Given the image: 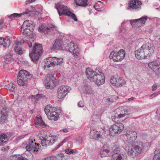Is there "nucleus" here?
<instances>
[{
	"label": "nucleus",
	"instance_id": "nucleus-1",
	"mask_svg": "<svg viewBox=\"0 0 160 160\" xmlns=\"http://www.w3.org/2000/svg\"><path fill=\"white\" fill-rule=\"evenodd\" d=\"M86 72L88 78L97 85H101L105 82V76L102 70L100 68H97L94 71L90 68H88L86 69Z\"/></svg>",
	"mask_w": 160,
	"mask_h": 160
},
{
	"label": "nucleus",
	"instance_id": "nucleus-2",
	"mask_svg": "<svg viewBox=\"0 0 160 160\" xmlns=\"http://www.w3.org/2000/svg\"><path fill=\"white\" fill-rule=\"evenodd\" d=\"M153 46L149 43L143 44L141 48L135 52L136 58L138 59L146 58L147 57H149L153 53Z\"/></svg>",
	"mask_w": 160,
	"mask_h": 160
},
{
	"label": "nucleus",
	"instance_id": "nucleus-3",
	"mask_svg": "<svg viewBox=\"0 0 160 160\" xmlns=\"http://www.w3.org/2000/svg\"><path fill=\"white\" fill-rule=\"evenodd\" d=\"M55 6L59 16L62 15H67L70 17L75 21H78V19L75 15L71 12L67 6L59 3L56 4Z\"/></svg>",
	"mask_w": 160,
	"mask_h": 160
},
{
	"label": "nucleus",
	"instance_id": "nucleus-4",
	"mask_svg": "<svg viewBox=\"0 0 160 160\" xmlns=\"http://www.w3.org/2000/svg\"><path fill=\"white\" fill-rule=\"evenodd\" d=\"M29 55L31 59L35 62H37L38 60L40 55L43 52L42 44H36L34 46L32 51L30 52Z\"/></svg>",
	"mask_w": 160,
	"mask_h": 160
},
{
	"label": "nucleus",
	"instance_id": "nucleus-5",
	"mask_svg": "<svg viewBox=\"0 0 160 160\" xmlns=\"http://www.w3.org/2000/svg\"><path fill=\"white\" fill-rule=\"evenodd\" d=\"M32 76V75L30 74L27 71L21 70L18 73L17 76V82L20 86H25L27 83V80L29 77Z\"/></svg>",
	"mask_w": 160,
	"mask_h": 160
},
{
	"label": "nucleus",
	"instance_id": "nucleus-6",
	"mask_svg": "<svg viewBox=\"0 0 160 160\" xmlns=\"http://www.w3.org/2000/svg\"><path fill=\"white\" fill-rule=\"evenodd\" d=\"M56 108L51 105H48L45 108V112L49 119L56 121L59 118V115L56 112Z\"/></svg>",
	"mask_w": 160,
	"mask_h": 160
},
{
	"label": "nucleus",
	"instance_id": "nucleus-7",
	"mask_svg": "<svg viewBox=\"0 0 160 160\" xmlns=\"http://www.w3.org/2000/svg\"><path fill=\"white\" fill-rule=\"evenodd\" d=\"M123 124L120 122H117L111 126L109 128V135L113 136L115 134H118L123 130Z\"/></svg>",
	"mask_w": 160,
	"mask_h": 160
},
{
	"label": "nucleus",
	"instance_id": "nucleus-8",
	"mask_svg": "<svg viewBox=\"0 0 160 160\" xmlns=\"http://www.w3.org/2000/svg\"><path fill=\"white\" fill-rule=\"evenodd\" d=\"M71 90V88L67 85L59 87L57 90L58 98L60 99H63L66 95Z\"/></svg>",
	"mask_w": 160,
	"mask_h": 160
},
{
	"label": "nucleus",
	"instance_id": "nucleus-9",
	"mask_svg": "<svg viewBox=\"0 0 160 160\" xmlns=\"http://www.w3.org/2000/svg\"><path fill=\"white\" fill-rule=\"evenodd\" d=\"M125 57V52L122 49H120L118 52L112 51L109 55V58H112L116 62L121 61Z\"/></svg>",
	"mask_w": 160,
	"mask_h": 160
},
{
	"label": "nucleus",
	"instance_id": "nucleus-10",
	"mask_svg": "<svg viewBox=\"0 0 160 160\" xmlns=\"http://www.w3.org/2000/svg\"><path fill=\"white\" fill-rule=\"evenodd\" d=\"M56 78L52 75H48L45 80V86L47 89H52L57 84Z\"/></svg>",
	"mask_w": 160,
	"mask_h": 160
},
{
	"label": "nucleus",
	"instance_id": "nucleus-11",
	"mask_svg": "<svg viewBox=\"0 0 160 160\" xmlns=\"http://www.w3.org/2000/svg\"><path fill=\"white\" fill-rule=\"evenodd\" d=\"M111 160H126V155L122 152L120 148H117L114 150Z\"/></svg>",
	"mask_w": 160,
	"mask_h": 160
},
{
	"label": "nucleus",
	"instance_id": "nucleus-12",
	"mask_svg": "<svg viewBox=\"0 0 160 160\" xmlns=\"http://www.w3.org/2000/svg\"><path fill=\"white\" fill-rule=\"evenodd\" d=\"M141 2L137 0H131L128 3L130 10H139L141 9Z\"/></svg>",
	"mask_w": 160,
	"mask_h": 160
},
{
	"label": "nucleus",
	"instance_id": "nucleus-13",
	"mask_svg": "<svg viewBox=\"0 0 160 160\" xmlns=\"http://www.w3.org/2000/svg\"><path fill=\"white\" fill-rule=\"evenodd\" d=\"M68 45L69 51L72 53L74 56H77L79 53V49L77 46L73 42H70Z\"/></svg>",
	"mask_w": 160,
	"mask_h": 160
},
{
	"label": "nucleus",
	"instance_id": "nucleus-14",
	"mask_svg": "<svg viewBox=\"0 0 160 160\" xmlns=\"http://www.w3.org/2000/svg\"><path fill=\"white\" fill-rule=\"evenodd\" d=\"M40 147L39 144H37L36 142L31 140L26 147V149L29 151H33L34 152H37Z\"/></svg>",
	"mask_w": 160,
	"mask_h": 160
},
{
	"label": "nucleus",
	"instance_id": "nucleus-15",
	"mask_svg": "<svg viewBox=\"0 0 160 160\" xmlns=\"http://www.w3.org/2000/svg\"><path fill=\"white\" fill-rule=\"evenodd\" d=\"M137 136V132L135 131H132L129 132V134H125L124 137L128 142L131 143L136 140Z\"/></svg>",
	"mask_w": 160,
	"mask_h": 160
},
{
	"label": "nucleus",
	"instance_id": "nucleus-16",
	"mask_svg": "<svg viewBox=\"0 0 160 160\" xmlns=\"http://www.w3.org/2000/svg\"><path fill=\"white\" fill-rule=\"evenodd\" d=\"M55 142V139L54 137L49 136L47 139L44 138L41 140V144L42 146L46 147L48 146H51Z\"/></svg>",
	"mask_w": 160,
	"mask_h": 160
},
{
	"label": "nucleus",
	"instance_id": "nucleus-17",
	"mask_svg": "<svg viewBox=\"0 0 160 160\" xmlns=\"http://www.w3.org/2000/svg\"><path fill=\"white\" fill-rule=\"evenodd\" d=\"M7 108L6 107H4L0 111V122L2 123L4 122L7 118Z\"/></svg>",
	"mask_w": 160,
	"mask_h": 160
},
{
	"label": "nucleus",
	"instance_id": "nucleus-18",
	"mask_svg": "<svg viewBox=\"0 0 160 160\" xmlns=\"http://www.w3.org/2000/svg\"><path fill=\"white\" fill-rule=\"evenodd\" d=\"M133 143L134 150L136 152V154L137 153H140L142 152V149L143 148L142 142H135Z\"/></svg>",
	"mask_w": 160,
	"mask_h": 160
},
{
	"label": "nucleus",
	"instance_id": "nucleus-19",
	"mask_svg": "<svg viewBox=\"0 0 160 160\" xmlns=\"http://www.w3.org/2000/svg\"><path fill=\"white\" fill-rule=\"evenodd\" d=\"M159 66V63L156 61L150 62L148 64V67L155 72L158 71Z\"/></svg>",
	"mask_w": 160,
	"mask_h": 160
},
{
	"label": "nucleus",
	"instance_id": "nucleus-20",
	"mask_svg": "<svg viewBox=\"0 0 160 160\" xmlns=\"http://www.w3.org/2000/svg\"><path fill=\"white\" fill-rule=\"evenodd\" d=\"M62 40L59 39H56L51 49L53 50H59L62 48Z\"/></svg>",
	"mask_w": 160,
	"mask_h": 160
},
{
	"label": "nucleus",
	"instance_id": "nucleus-21",
	"mask_svg": "<svg viewBox=\"0 0 160 160\" xmlns=\"http://www.w3.org/2000/svg\"><path fill=\"white\" fill-rule=\"evenodd\" d=\"M22 28H31V30H34V24L33 22L29 20H27L25 21L22 26Z\"/></svg>",
	"mask_w": 160,
	"mask_h": 160
},
{
	"label": "nucleus",
	"instance_id": "nucleus-22",
	"mask_svg": "<svg viewBox=\"0 0 160 160\" xmlns=\"http://www.w3.org/2000/svg\"><path fill=\"white\" fill-rule=\"evenodd\" d=\"M90 133L91 138L92 139H99L102 138V135L100 134L96 130L93 129V128H91Z\"/></svg>",
	"mask_w": 160,
	"mask_h": 160
},
{
	"label": "nucleus",
	"instance_id": "nucleus-23",
	"mask_svg": "<svg viewBox=\"0 0 160 160\" xmlns=\"http://www.w3.org/2000/svg\"><path fill=\"white\" fill-rule=\"evenodd\" d=\"M147 17L145 16L138 19L132 20L130 21V23L131 24L134 23H135L136 24H138V23L144 24L146 21L147 20Z\"/></svg>",
	"mask_w": 160,
	"mask_h": 160
},
{
	"label": "nucleus",
	"instance_id": "nucleus-24",
	"mask_svg": "<svg viewBox=\"0 0 160 160\" xmlns=\"http://www.w3.org/2000/svg\"><path fill=\"white\" fill-rule=\"evenodd\" d=\"M36 127H44L46 126V125L44 122L42 120V118L41 117H36L35 121Z\"/></svg>",
	"mask_w": 160,
	"mask_h": 160
},
{
	"label": "nucleus",
	"instance_id": "nucleus-25",
	"mask_svg": "<svg viewBox=\"0 0 160 160\" xmlns=\"http://www.w3.org/2000/svg\"><path fill=\"white\" fill-rule=\"evenodd\" d=\"M52 59V57H51L47 58L44 60L45 64L44 67L45 68L47 67L49 68L53 66Z\"/></svg>",
	"mask_w": 160,
	"mask_h": 160
},
{
	"label": "nucleus",
	"instance_id": "nucleus-26",
	"mask_svg": "<svg viewBox=\"0 0 160 160\" xmlns=\"http://www.w3.org/2000/svg\"><path fill=\"white\" fill-rule=\"evenodd\" d=\"M133 144L131 145L128 148L127 154L128 155L133 157L136 155V152L134 150Z\"/></svg>",
	"mask_w": 160,
	"mask_h": 160
},
{
	"label": "nucleus",
	"instance_id": "nucleus-27",
	"mask_svg": "<svg viewBox=\"0 0 160 160\" xmlns=\"http://www.w3.org/2000/svg\"><path fill=\"white\" fill-rule=\"evenodd\" d=\"M52 58L53 66L60 65L63 62V59L62 58H58L56 57H52Z\"/></svg>",
	"mask_w": 160,
	"mask_h": 160
},
{
	"label": "nucleus",
	"instance_id": "nucleus-28",
	"mask_svg": "<svg viewBox=\"0 0 160 160\" xmlns=\"http://www.w3.org/2000/svg\"><path fill=\"white\" fill-rule=\"evenodd\" d=\"M52 27L48 28V27H44L43 26H41L38 28V31L40 32H44L48 33L50 32V31L52 30V28H54V25H51Z\"/></svg>",
	"mask_w": 160,
	"mask_h": 160
},
{
	"label": "nucleus",
	"instance_id": "nucleus-29",
	"mask_svg": "<svg viewBox=\"0 0 160 160\" xmlns=\"http://www.w3.org/2000/svg\"><path fill=\"white\" fill-rule=\"evenodd\" d=\"M22 115L21 114H19L18 116L16 117L17 124L18 127L21 126L24 123L25 120L24 118H22Z\"/></svg>",
	"mask_w": 160,
	"mask_h": 160
},
{
	"label": "nucleus",
	"instance_id": "nucleus-30",
	"mask_svg": "<svg viewBox=\"0 0 160 160\" xmlns=\"http://www.w3.org/2000/svg\"><path fill=\"white\" fill-rule=\"evenodd\" d=\"M31 28H22L21 27V32H22L23 35H29L31 34V32H32L34 30H31Z\"/></svg>",
	"mask_w": 160,
	"mask_h": 160
},
{
	"label": "nucleus",
	"instance_id": "nucleus-31",
	"mask_svg": "<svg viewBox=\"0 0 160 160\" xmlns=\"http://www.w3.org/2000/svg\"><path fill=\"white\" fill-rule=\"evenodd\" d=\"M87 0H75V2L76 5L80 6H86L88 4Z\"/></svg>",
	"mask_w": 160,
	"mask_h": 160
},
{
	"label": "nucleus",
	"instance_id": "nucleus-32",
	"mask_svg": "<svg viewBox=\"0 0 160 160\" xmlns=\"http://www.w3.org/2000/svg\"><path fill=\"white\" fill-rule=\"evenodd\" d=\"M10 40L8 37L3 38V41L2 42V45L3 46V47H8L10 46Z\"/></svg>",
	"mask_w": 160,
	"mask_h": 160
},
{
	"label": "nucleus",
	"instance_id": "nucleus-33",
	"mask_svg": "<svg viewBox=\"0 0 160 160\" xmlns=\"http://www.w3.org/2000/svg\"><path fill=\"white\" fill-rule=\"evenodd\" d=\"M28 12H23L22 13L20 14H18L17 13H14L10 15L8 18L11 19H13L16 18H18L21 16L22 15H23L25 14H28Z\"/></svg>",
	"mask_w": 160,
	"mask_h": 160
},
{
	"label": "nucleus",
	"instance_id": "nucleus-34",
	"mask_svg": "<svg viewBox=\"0 0 160 160\" xmlns=\"http://www.w3.org/2000/svg\"><path fill=\"white\" fill-rule=\"evenodd\" d=\"M125 83V81L122 78L118 77L116 86L117 87L122 86Z\"/></svg>",
	"mask_w": 160,
	"mask_h": 160
},
{
	"label": "nucleus",
	"instance_id": "nucleus-35",
	"mask_svg": "<svg viewBox=\"0 0 160 160\" xmlns=\"http://www.w3.org/2000/svg\"><path fill=\"white\" fill-rule=\"evenodd\" d=\"M5 87L6 89L9 90H13V91H14L16 89V85L13 83H10L6 85L5 86Z\"/></svg>",
	"mask_w": 160,
	"mask_h": 160
},
{
	"label": "nucleus",
	"instance_id": "nucleus-36",
	"mask_svg": "<svg viewBox=\"0 0 160 160\" xmlns=\"http://www.w3.org/2000/svg\"><path fill=\"white\" fill-rule=\"evenodd\" d=\"M109 150L107 149L104 148L101 149L100 152V154L101 157H104L109 155Z\"/></svg>",
	"mask_w": 160,
	"mask_h": 160
},
{
	"label": "nucleus",
	"instance_id": "nucleus-37",
	"mask_svg": "<svg viewBox=\"0 0 160 160\" xmlns=\"http://www.w3.org/2000/svg\"><path fill=\"white\" fill-rule=\"evenodd\" d=\"M103 6V3L101 1H98V2L95 3L93 7L97 11H99V9L102 8Z\"/></svg>",
	"mask_w": 160,
	"mask_h": 160
},
{
	"label": "nucleus",
	"instance_id": "nucleus-38",
	"mask_svg": "<svg viewBox=\"0 0 160 160\" xmlns=\"http://www.w3.org/2000/svg\"><path fill=\"white\" fill-rule=\"evenodd\" d=\"M0 140L2 142H6L8 140L7 135L4 133L0 134Z\"/></svg>",
	"mask_w": 160,
	"mask_h": 160
},
{
	"label": "nucleus",
	"instance_id": "nucleus-39",
	"mask_svg": "<svg viewBox=\"0 0 160 160\" xmlns=\"http://www.w3.org/2000/svg\"><path fill=\"white\" fill-rule=\"evenodd\" d=\"M154 153L155 155L153 158V160H160V151L156 150L154 151Z\"/></svg>",
	"mask_w": 160,
	"mask_h": 160
},
{
	"label": "nucleus",
	"instance_id": "nucleus-40",
	"mask_svg": "<svg viewBox=\"0 0 160 160\" xmlns=\"http://www.w3.org/2000/svg\"><path fill=\"white\" fill-rule=\"evenodd\" d=\"M8 160H24V157L22 156L18 157L16 155L11 156Z\"/></svg>",
	"mask_w": 160,
	"mask_h": 160
},
{
	"label": "nucleus",
	"instance_id": "nucleus-41",
	"mask_svg": "<svg viewBox=\"0 0 160 160\" xmlns=\"http://www.w3.org/2000/svg\"><path fill=\"white\" fill-rule=\"evenodd\" d=\"M83 88L85 90L86 93L91 94L92 92L91 87L90 86L87 85H84Z\"/></svg>",
	"mask_w": 160,
	"mask_h": 160
},
{
	"label": "nucleus",
	"instance_id": "nucleus-42",
	"mask_svg": "<svg viewBox=\"0 0 160 160\" xmlns=\"http://www.w3.org/2000/svg\"><path fill=\"white\" fill-rule=\"evenodd\" d=\"M14 50L15 52L18 54L20 55L23 53V51L22 50L19 46H16L14 48Z\"/></svg>",
	"mask_w": 160,
	"mask_h": 160
},
{
	"label": "nucleus",
	"instance_id": "nucleus-43",
	"mask_svg": "<svg viewBox=\"0 0 160 160\" xmlns=\"http://www.w3.org/2000/svg\"><path fill=\"white\" fill-rule=\"evenodd\" d=\"M33 97H34V98L35 101L39 100L41 98H43L44 97V96L42 94H37L36 96H33Z\"/></svg>",
	"mask_w": 160,
	"mask_h": 160
},
{
	"label": "nucleus",
	"instance_id": "nucleus-44",
	"mask_svg": "<svg viewBox=\"0 0 160 160\" xmlns=\"http://www.w3.org/2000/svg\"><path fill=\"white\" fill-rule=\"evenodd\" d=\"M118 77L117 78H115L114 77H112L110 80V82L112 84H114L116 85V84L117 82V80L118 79Z\"/></svg>",
	"mask_w": 160,
	"mask_h": 160
},
{
	"label": "nucleus",
	"instance_id": "nucleus-45",
	"mask_svg": "<svg viewBox=\"0 0 160 160\" xmlns=\"http://www.w3.org/2000/svg\"><path fill=\"white\" fill-rule=\"evenodd\" d=\"M69 140V138L67 137L64 139L57 146L56 149H57L62 146L66 141Z\"/></svg>",
	"mask_w": 160,
	"mask_h": 160
},
{
	"label": "nucleus",
	"instance_id": "nucleus-46",
	"mask_svg": "<svg viewBox=\"0 0 160 160\" xmlns=\"http://www.w3.org/2000/svg\"><path fill=\"white\" fill-rule=\"evenodd\" d=\"M76 141L78 144H81L82 142V137L81 136H78L76 138Z\"/></svg>",
	"mask_w": 160,
	"mask_h": 160
},
{
	"label": "nucleus",
	"instance_id": "nucleus-47",
	"mask_svg": "<svg viewBox=\"0 0 160 160\" xmlns=\"http://www.w3.org/2000/svg\"><path fill=\"white\" fill-rule=\"evenodd\" d=\"M65 152L68 154H71L74 152L72 150L68 148L66 149L65 150Z\"/></svg>",
	"mask_w": 160,
	"mask_h": 160
},
{
	"label": "nucleus",
	"instance_id": "nucleus-48",
	"mask_svg": "<svg viewBox=\"0 0 160 160\" xmlns=\"http://www.w3.org/2000/svg\"><path fill=\"white\" fill-rule=\"evenodd\" d=\"M78 107L81 108L83 107L84 106V104L83 101H79L78 103Z\"/></svg>",
	"mask_w": 160,
	"mask_h": 160
},
{
	"label": "nucleus",
	"instance_id": "nucleus-49",
	"mask_svg": "<svg viewBox=\"0 0 160 160\" xmlns=\"http://www.w3.org/2000/svg\"><path fill=\"white\" fill-rule=\"evenodd\" d=\"M55 158L54 157H49L46 158L44 160H55Z\"/></svg>",
	"mask_w": 160,
	"mask_h": 160
},
{
	"label": "nucleus",
	"instance_id": "nucleus-50",
	"mask_svg": "<svg viewBox=\"0 0 160 160\" xmlns=\"http://www.w3.org/2000/svg\"><path fill=\"white\" fill-rule=\"evenodd\" d=\"M61 132H69V129L68 128H65L63 129H61L60 130Z\"/></svg>",
	"mask_w": 160,
	"mask_h": 160
},
{
	"label": "nucleus",
	"instance_id": "nucleus-51",
	"mask_svg": "<svg viewBox=\"0 0 160 160\" xmlns=\"http://www.w3.org/2000/svg\"><path fill=\"white\" fill-rule=\"evenodd\" d=\"M112 120L114 122H116L118 121V117H117L115 116H112Z\"/></svg>",
	"mask_w": 160,
	"mask_h": 160
},
{
	"label": "nucleus",
	"instance_id": "nucleus-52",
	"mask_svg": "<svg viewBox=\"0 0 160 160\" xmlns=\"http://www.w3.org/2000/svg\"><path fill=\"white\" fill-rule=\"evenodd\" d=\"M9 146H7V147H2V148L1 150L2 151H6L7 150H8V149H9Z\"/></svg>",
	"mask_w": 160,
	"mask_h": 160
},
{
	"label": "nucleus",
	"instance_id": "nucleus-53",
	"mask_svg": "<svg viewBox=\"0 0 160 160\" xmlns=\"http://www.w3.org/2000/svg\"><path fill=\"white\" fill-rule=\"evenodd\" d=\"M157 88V85L156 84H154L152 86V91H154Z\"/></svg>",
	"mask_w": 160,
	"mask_h": 160
},
{
	"label": "nucleus",
	"instance_id": "nucleus-54",
	"mask_svg": "<svg viewBox=\"0 0 160 160\" xmlns=\"http://www.w3.org/2000/svg\"><path fill=\"white\" fill-rule=\"evenodd\" d=\"M3 27V22L1 20H0V29L2 28Z\"/></svg>",
	"mask_w": 160,
	"mask_h": 160
},
{
	"label": "nucleus",
	"instance_id": "nucleus-55",
	"mask_svg": "<svg viewBox=\"0 0 160 160\" xmlns=\"http://www.w3.org/2000/svg\"><path fill=\"white\" fill-rule=\"evenodd\" d=\"M27 44L30 48L32 46V43L30 41H28Z\"/></svg>",
	"mask_w": 160,
	"mask_h": 160
},
{
	"label": "nucleus",
	"instance_id": "nucleus-56",
	"mask_svg": "<svg viewBox=\"0 0 160 160\" xmlns=\"http://www.w3.org/2000/svg\"><path fill=\"white\" fill-rule=\"evenodd\" d=\"M107 100L108 102H113V100L112 98H108L107 99Z\"/></svg>",
	"mask_w": 160,
	"mask_h": 160
},
{
	"label": "nucleus",
	"instance_id": "nucleus-57",
	"mask_svg": "<svg viewBox=\"0 0 160 160\" xmlns=\"http://www.w3.org/2000/svg\"><path fill=\"white\" fill-rule=\"evenodd\" d=\"M125 114L120 113L118 115V117L119 118H121L123 117L124 116Z\"/></svg>",
	"mask_w": 160,
	"mask_h": 160
},
{
	"label": "nucleus",
	"instance_id": "nucleus-58",
	"mask_svg": "<svg viewBox=\"0 0 160 160\" xmlns=\"http://www.w3.org/2000/svg\"><path fill=\"white\" fill-rule=\"evenodd\" d=\"M135 98L134 97H132L130 98H128V101H131L132 100H134V99Z\"/></svg>",
	"mask_w": 160,
	"mask_h": 160
},
{
	"label": "nucleus",
	"instance_id": "nucleus-59",
	"mask_svg": "<svg viewBox=\"0 0 160 160\" xmlns=\"http://www.w3.org/2000/svg\"><path fill=\"white\" fill-rule=\"evenodd\" d=\"M3 38L2 37H0V45H2V42L3 41Z\"/></svg>",
	"mask_w": 160,
	"mask_h": 160
},
{
	"label": "nucleus",
	"instance_id": "nucleus-60",
	"mask_svg": "<svg viewBox=\"0 0 160 160\" xmlns=\"http://www.w3.org/2000/svg\"><path fill=\"white\" fill-rule=\"evenodd\" d=\"M21 42H20L18 41L16 43V46H18V45H20L21 44Z\"/></svg>",
	"mask_w": 160,
	"mask_h": 160
},
{
	"label": "nucleus",
	"instance_id": "nucleus-61",
	"mask_svg": "<svg viewBox=\"0 0 160 160\" xmlns=\"http://www.w3.org/2000/svg\"><path fill=\"white\" fill-rule=\"evenodd\" d=\"M157 95H156V93H153L152 94H151V95H150V97H152L153 96H154V97H155Z\"/></svg>",
	"mask_w": 160,
	"mask_h": 160
},
{
	"label": "nucleus",
	"instance_id": "nucleus-62",
	"mask_svg": "<svg viewBox=\"0 0 160 160\" xmlns=\"http://www.w3.org/2000/svg\"><path fill=\"white\" fill-rule=\"evenodd\" d=\"M18 138H20V139H22L24 138V136H21L20 137H18Z\"/></svg>",
	"mask_w": 160,
	"mask_h": 160
},
{
	"label": "nucleus",
	"instance_id": "nucleus-63",
	"mask_svg": "<svg viewBox=\"0 0 160 160\" xmlns=\"http://www.w3.org/2000/svg\"><path fill=\"white\" fill-rule=\"evenodd\" d=\"M31 41H33L34 38H31Z\"/></svg>",
	"mask_w": 160,
	"mask_h": 160
},
{
	"label": "nucleus",
	"instance_id": "nucleus-64",
	"mask_svg": "<svg viewBox=\"0 0 160 160\" xmlns=\"http://www.w3.org/2000/svg\"><path fill=\"white\" fill-rule=\"evenodd\" d=\"M159 41H160V38H159Z\"/></svg>",
	"mask_w": 160,
	"mask_h": 160
}]
</instances>
